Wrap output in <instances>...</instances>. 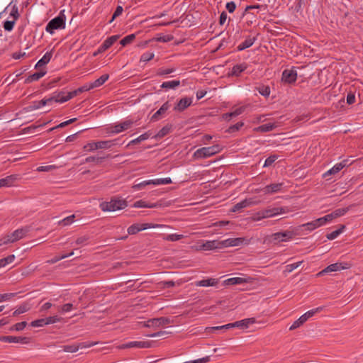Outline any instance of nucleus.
Masks as SVG:
<instances>
[{
	"instance_id": "35",
	"label": "nucleus",
	"mask_w": 363,
	"mask_h": 363,
	"mask_svg": "<svg viewBox=\"0 0 363 363\" xmlns=\"http://www.w3.org/2000/svg\"><path fill=\"white\" fill-rule=\"evenodd\" d=\"M252 201L250 200L245 199L240 202L236 203L232 208V211L236 212L240 211L241 209L250 206Z\"/></svg>"
},
{
	"instance_id": "36",
	"label": "nucleus",
	"mask_w": 363,
	"mask_h": 363,
	"mask_svg": "<svg viewBox=\"0 0 363 363\" xmlns=\"http://www.w3.org/2000/svg\"><path fill=\"white\" fill-rule=\"evenodd\" d=\"M108 74H106L101 75L99 78L91 82L92 88L94 89L103 85L108 80Z\"/></svg>"
},
{
	"instance_id": "57",
	"label": "nucleus",
	"mask_w": 363,
	"mask_h": 363,
	"mask_svg": "<svg viewBox=\"0 0 363 363\" xmlns=\"http://www.w3.org/2000/svg\"><path fill=\"white\" fill-rule=\"evenodd\" d=\"M15 259V255H11L8 257L1 259V267L6 266L9 264L12 263Z\"/></svg>"
},
{
	"instance_id": "28",
	"label": "nucleus",
	"mask_w": 363,
	"mask_h": 363,
	"mask_svg": "<svg viewBox=\"0 0 363 363\" xmlns=\"http://www.w3.org/2000/svg\"><path fill=\"white\" fill-rule=\"evenodd\" d=\"M255 40H256L255 37L252 38L250 36H248L242 43H240L238 46V50L239 51H241V50H243L246 48L251 47L254 44Z\"/></svg>"
},
{
	"instance_id": "27",
	"label": "nucleus",
	"mask_w": 363,
	"mask_h": 363,
	"mask_svg": "<svg viewBox=\"0 0 363 363\" xmlns=\"http://www.w3.org/2000/svg\"><path fill=\"white\" fill-rule=\"evenodd\" d=\"M63 91H60L59 93H55L54 95L50 98L48 99H43V101L46 102L47 104H50L53 101L57 103H64L65 101H62L60 100H62L63 99Z\"/></svg>"
},
{
	"instance_id": "43",
	"label": "nucleus",
	"mask_w": 363,
	"mask_h": 363,
	"mask_svg": "<svg viewBox=\"0 0 363 363\" xmlns=\"http://www.w3.org/2000/svg\"><path fill=\"white\" fill-rule=\"evenodd\" d=\"M151 183L153 185L169 184L172 183V179L169 177L163 178V179H152Z\"/></svg>"
},
{
	"instance_id": "7",
	"label": "nucleus",
	"mask_w": 363,
	"mask_h": 363,
	"mask_svg": "<svg viewBox=\"0 0 363 363\" xmlns=\"http://www.w3.org/2000/svg\"><path fill=\"white\" fill-rule=\"evenodd\" d=\"M29 228L27 227L17 229L12 233L7 235L6 236H4L3 238H1V245L18 241L26 237Z\"/></svg>"
},
{
	"instance_id": "13",
	"label": "nucleus",
	"mask_w": 363,
	"mask_h": 363,
	"mask_svg": "<svg viewBox=\"0 0 363 363\" xmlns=\"http://www.w3.org/2000/svg\"><path fill=\"white\" fill-rule=\"evenodd\" d=\"M286 212V207L269 208L259 211V215L262 218H267L274 217L279 214L285 213Z\"/></svg>"
},
{
	"instance_id": "62",
	"label": "nucleus",
	"mask_w": 363,
	"mask_h": 363,
	"mask_svg": "<svg viewBox=\"0 0 363 363\" xmlns=\"http://www.w3.org/2000/svg\"><path fill=\"white\" fill-rule=\"evenodd\" d=\"M29 309V307L28 306V305H22L21 306H19L14 312H13V315H20L21 313H23L26 311H28Z\"/></svg>"
},
{
	"instance_id": "44",
	"label": "nucleus",
	"mask_w": 363,
	"mask_h": 363,
	"mask_svg": "<svg viewBox=\"0 0 363 363\" xmlns=\"http://www.w3.org/2000/svg\"><path fill=\"white\" fill-rule=\"evenodd\" d=\"M135 38V34H130L124 37L120 42L121 45L125 46L130 44Z\"/></svg>"
},
{
	"instance_id": "23",
	"label": "nucleus",
	"mask_w": 363,
	"mask_h": 363,
	"mask_svg": "<svg viewBox=\"0 0 363 363\" xmlns=\"http://www.w3.org/2000/svg\"><path fill=\"white\" fill-rule=\"evenodd\" d=\"M220 241L218 240H207L202 244L201 249L203 250H211L214 249H221Z\"/></svg>"
},
{
	"instance_id": "17",
	"label": "nucleus",
	"mask_w": 363,
	"mask_h": 363,
	"mask_svg": "<svg viewBox=\"0 0 363 363\" xmlns=\"http://www.w3.org/2000/svg\"><path fill=\"white\" fill-rule=\"evenodd\" d=\"M350 267V264L347 263H342V262H337L334 264H331L328 265L327 267H325L323 270L320 272L318 275H323L326 273L333 272H337L340 271L342 269H348Z\"/></svg>"
},
{
	"instance_id": "42",
	"label": "nucleus",
	"mask_w": 363,
	"mask_h": 363,
	"mask_svg": "<svg viewBox=\"0 0 363 363\" xmlns=\"http://www.w3.org/2000/svg\"><path fill=\"white\" fill-rule=\"evenodd\" d=\"M80 93H82V92L79 91V88L72 91L68 92L66 95H65V93L64 92L63 99L61 101L66 102V101H69V99H72L73 97L77 96Z\"/></svg>"
},
{
	"instance_id": "8",
	"label": "nucleus",
	"mask_w": 363,
	"mask_h": 363,
	"mask_svg": "<svg viewBox=\"0 0 363 363\" xmlns=\"http://www.w3.org/2000/svg\"><path fill=\"white\" fill-rule=\"evenodd\" d=\"M323 309V307L320 306L307 311L293 323V324L290 326L289 330H292L299 328L303 325L310 318L313 317L317 313L322 311Z\"/></svg>"
},
{
	"instance_id": "45",
	"label": "nucleus",
	"mask_w": 363,
	"mask_h": 363,
	"mask_svg": "<svg viewBox=\"0 0 363 363\" xmlns=\"http://www.w3.org/2000/svg\"><path fill=\"white\" fill-rule=\"evenodd\" d=\"M257 90L261 95L265 97L269 96L270 94V88L268 86H259V87H257Z\"/></svg>"
},
{
	"instance_id": "9",
	"label": "nucleus",
	"mask_w": 363,
	"mask_h": 363,
	"mask_svg": "<svg viewBox=\"0 0 363 363\" xmlns=\"http://www.w3.org/2000/svg\"><path fill=\"white\" fill-rule=\"evenodd\" d=\"M116 140H104V141H97V142H91L86 144L83 149L85 151L92 152L98 149H109L112 146L115 145Z\"/></svg>"
},
{
	"instance_id": "29",
	"label": "nucleus",
	"mask_w": 363,
	"mask_h": 363,
	"mask_svg": "<svg viewBox=\"0 0 363 363\" xmlns=\"http://www.w3.org/2000/svg\"><path fill=\"white\" fill-rule=\"evenodd\" d=\"M277 127L276 123H267L254 128V131L267 133L273 130Z\"/></svg>"
},
{
	"instance_id": "56",
	"label": "nucleus",
	"mask_w": 363,
	"mask_h": 363,
	"mask_svg": "<svg viewBox=\"0 0 363 363\" xmlns=\"http://www.w3.org/2000/svg\"><path fill=\"white\" fill-rule=\"evenodd\" d=\"M150 184H152L151 180L143 181L138 184H134L133 186V189L135 190H140V189H143L147 185H150Z\"/></svg>"
},
{
	"instance_id": "12",
	"label": "nucleus",
	"mask_w": 363,
	"mask_h": 363,
	"mask_svg": "<svg viewBox=\"0 0 363 363\" xmlns=\"http://www.w3.org/2000/svg\"><path fill=\"white\" fill-rule=\"evenodd\" d=\"M162 225L152 223H135L128 228L129 235H135L137 233L148 228H156L162 227Z\"/></svg>"
},
{
	"instance_id": "39",
	"label": "nucleus",
	"mask_w": 363,
	"mask_h": 363,
	"mask_svg": "<svg viewBox=\"0 0 363 363\" xmlns=\"http://www.w3.org/2000/svg\"><path fill=\"white\" fill-rule=\"evenodd\" d=\"M45 105H46V102L43 101L42 99L40 101H35L32 102V104L30 106H28L26 108V109L29 111H34V110L38 109L40 107L45 106Z\"/></svg>"
},
{
	"instance_id": "52",
	"label": "nucleus",
	"mask_w": 363,
	"mask_h": 363,
	"mask_svg": "<svg viewBox=\"0 0 363 363\" xmlns=\"http://www.w3.org/2000/svg\"><path fill=\"white\" fill-rule=\"evenodd\" d=\"M77 121V118H71L67 121H65V122H62L61 123H60L59 125H57V126L55 127H53L52 128H50L48 131L49 132H51L57 128H64L65 127L66 125H69V124H71L74 122H75Z\"/></svg>"
},
{
	"instance_id": "40",
	"label": "nucleus",
	"mask_w": 363,
	"mask_h": 363,
	"mask_svg": "<svg viewBox=\"0 0 363 363\" xmlns=\"http://www.w3.org/2000/svg\"><path fill=\"white\" fill-rule=\"evenodd\" d=\"M150 136V134L149 133H145L144 134H142L141 135H140L139 137H138L137 138L134 139V140H132L128 144V146H130L132 145H136L143 140H147V138H149V137Z\"/></svg>"
},
{
	"instance_id": "47",
	"label": "nucleus",
	"mask_w": 363,
	"mask_h": 363,
	"mask_svg": "<svg viewBox=\"0 0 363 363\" xmlns=\"http://www.w3.org/2000/svg\"><path fill=\"white\" fill-rule=\"evenodd\" d=\"M109 157V155H107L106 157ZM106 157H94V156H89V157H87L85 160H84V162L86 163H89V162H96V163H100L102 162V160L104 159H105Z\"/></svg>"
},
{
	"instance_id": "60",
	"label": "nucleus",
	"mask_w": 363,
	"mask_h": 363,
	"mask_svg": "<svg viewBox=\"0 0 363 363\" xmlns=\"http://www.w3.org/2000/svg\"><path fill=\"white\" fill-rule=\"evenodd\" d=\"M174 71H175L174 68H168V69L160 68L157 70V74L159 76H163V75H167V74H171V73L174 72Z\"/></svg>"
},
{
	"instance_id": "26",
	"label": "nucleus",
	"mask_w": 363,
	"mask_h": 363,
	"mask_svg": "<svg viewBox=\"0 0 363 363\" xmlns=\"http://www.w3.org/2000/svg\"><path fill=\"white\" fill-rule=\"evenodd\" d=\"M170 105L168 101L162 104V106L157 110L152 116V121H157L160 116L164 114L166 111L169 108Z\"/></svg>"
},
{
	"instance_id": "51",
	"label": "nucleus",
	"mask_w": 363,
	"mask_h": 363,
	"mask_svg": "<svg viewBox=\"0 0 363 363\" xmlns=\"http://www.w3.org/2000/svg\"><path fill=\"white\" fill-rule=\"evenodd\" d=\"M184 238V236L183 235L170 234V235H167L164 238V240H166L167 241L174 242V241L179 240H181V239Z\"/></svg>"
},
{
	"instance_id": "55",
	"label": "nucleus",
	"mask_w": 363,
	"mask_h": 363,
	"mask_svg": "<svg viewBox=\"0 0 363 363\" xmlns=\"http://www.w3.org/2000/svg\"><path fill=\"white\" fill-rule=\"evenodd\" d=\"M89 239V238L87 235H84V236L79 237L75 240V244L77 245H80V246L85 245L87 244Z\"/></svg>"
},
{
	"instance_id": "33",
	"label": "nucleus",
	"mask_w": 363,
	"mask_h": 363,
	"mask_svg": "<svg viewBox=\"0 0 363 363\" xmlns=\"http://www.w3.org/2000/svg\"><path fill=\"white\" fill-rule=\"evenodd\" d=\"M46 74L45 71H40L38 72H35L30 76H28L26 79L25 82L26 83H30L35 81L39 80L41 77H43Z\"/></svg>"
},
{
	"instance_id": "63",
	"label": "nucleus",
	"mask_w": 363,
	"mask_h": 363,
	"mask_svg": "<svg viewBox=\"0 0 363 363\" xmlns=\"http://www.w3.org/2000/svg\"><path fill=\"white\" fill-rule=\"evenodd\" d=\"M170 129V127L164 126L157 133L156 136L158 138H163L169 133Z\"/></svg>"
},
{
	"instance_id": "54",
	"label": "nucleus",
	"mask_w": 363,
	"mask_h": 363,
	"mask_svg": "<svg viewBox=\"0 0 363 363\" xmlns=\"http://www.w3.org/2000/svg\"><path fill=\"white\" fill-rule=\"evenodd\" d=\"M300 228H304L306 230H313L315 228H317L318 227L316 226V223L315 222V220L311 221V222H309V223H305V224H303L299 226Z\"/></svg>"
},
{
	"instance_id": "58",
	"label": "nucleus",
	"mask_w": 363,
	"mask_h": 363,
	"mask_svg": "<svg viewBox=\"0 0 363 363\" xmlns=\"http://www.w3.org/2000/svg\"><path fill=\"white\" fill-rule=\"evenodd\" d=\"M174 39V36L172 35H160L156 38L157 42L167 43L170 42Z\"/></svg>"
},
{
	"instance_id": "6",
	"label": "nucleus",
	"mask_w": 363,
	"mask_h": 363,
	"mask_svg": "<svg viewBox=\"0 0 363 363\" xmlns=\"http://www.w3.org/2000/svg\"><path fill=\"white\" fill-rule=\"evenodd\" d=\"M65 21V16L60 13L59 16L49 21L46 26L45 30L48 33L52 34L55 30L64 29L66 25Z\"/></svg>"
},
{
	"instance_id": "37",
	"label": "nucleus",
	"mask_w": 363,
	"mask_h": 363,
	"mask_svg": "<svg viewBox=\"0 0 363 363\" xmlns=\"http://www.w3.org/2000/svg\"><path fill=\"white\" fill-rule=\"evenodd\" d=\"M179 85H180L179 80L167 81V82H164L162 84L161 88L165 89H174L176 87L179 86Z\"/></svg>"
},
{
	"instance_id": "50",
	"label": "nucleus",
	"mask_w": 363,
	"mask_h": 363,
	"mask_svg": "<svg viewBox=\"0 0 363 363\" xmlns=\"http://www.w3.org/2000/svg\"><path fill=\"white\" fill-rule=\"evenodd\" d=\"M171 333L169 331H167V330H160L156 333H152V334H149L147 335V336L149 337H157V336H160V337H162L163 339H166V338H168L169 337L167 336L168 334Z\"/></svg>"
},
{
	"instance_id": "41",
	"label": "nucleus",
	"mask_w": 363,
	"mask_h": 363,
	"mask_svg": "<svg viewBox=\"0 0 363 363\" xmlns=\"http://www.w3.org/2000/svg\"><path fill=\"white\" fill-rule=\"evenodd\" d=\"M144 325L148 328H154L160 327L158 318L149 319L148 320L144 322Z\"/></svg>"
},
{
	"instance_id": "64",
	"label": "nucleus",
	"mask_w": 363,
	"mask_h": 363,
	"mask_svg": "<svg viewBox=\"0 0 363 363\" xmlns=\"http://www.w3.org/2000/svg\"><path fill=\"white\" fill-rule=\"evenodd\" d=\"M211 357V354H208L204 357L196 359V360L189 361V362L190 363H207L210 361Z\"/></svg>"
},
{
	"instance_id": "61",
	"label": "nucleus",
	"mask_w": 363,
	"mask_h": 363,
	"mask_svg": "<svg viewBox=\"0 0 363 363\" xmlns=\"http://www.w3.org/2000/svg\"><path fill=\"white\" fill-rule=\"evenodd\" d=\"M277 159V155H271V156H269V157H267L265 160L263 167H269V166L272 165V164L276 161Z\"/></svg>"
},
{
	"instance_id": "14",
	"label": "nucleus",
	"mask_w": 363,
	"mask_h": 363,
	"mask_svg": "<svg viewBox=\"0 0 363 363\" xmlns=\"http://www.w3.org/2000/svg\"><path fill=\"white\" fill-rule=\"evenodd\" d=\"M134 122L132 120H125V121L112 125L108 128V133L112 134H118L125 131L132 127Z\"/></svg>"
},
{
	"instance_id": "48",
	"label": "nucleus",
	"mask_w": 363,
	"mask_h": 363,
	"mask_svg": "<svg viewBox=\"0 0 363 363\" xmlns=\"http://www.w3.org/2000/svg\"><path fill=\"white\" fill-rule=\"evenodd\" d=\"M244 125V123L242 121L238 122L236 124L233 125L228 128L227 132L229 133H233L239 130Z\"/></svg>"
},
{
	"instance_id": "46",
	"label": "nucleus",
	"mask_w": 363,
	"mask_h": 363,
	"mask_svg": "<svg viewBox=\"0 0 363 363\" xmlns=\"http://www.w3.org/2000/svg\"><path fill=\"white\" fill-rule=\"evenodd\" d=\"M74 218H75L74 215L67 216V217L65 218L64 219L60 220L58 223H59V225H61L63 226L70 225L71 223H72L74 222Z\"/></svg>"
},
{
	"instance_id": "22",
	"label": "nucleus",
	"mask_w": 363,
	"mask_h": 363,
	"mask_svg": "<svg viewBox=\"0 0 363 363\" xmlns=\"http://www.w3.org/2000/svg\"><path fill=\"white\" fill-rule=\"evenodd\" d=\"M347 165V160H343L342 162L336 164L334 165L333 167H332L330 169L327 171L325 173L323 174V177H327L332 174H335L338 173L341 169H342L345 166Z\"/></svg>"
},
{
	"instance_id": "21",
	"label": "nucleus",
	"mask_w": 363,
	"mask_h": 363,
	"mask_svg": "<svg viewBox=\"0 0 363 363\" xmlns=\"http://www.w3.org/2000/svg\"><path fill=\"white\" fill-rule=\"evenodd\" d=\"M192 104V99L191 98H182L181 99L177 105L174 106V109L177 111H183L186 108L191 106Z\"/></svg>"
},
{
	"instance_id": "24",
	"label": "nucleus",
	"mask_w": 363,
	"mask_h": 363,
	"mask_svg": "<svg viewBox=\"0 0 363 363\" xmlns=\"http://www.w3.org/2000/svg\"><path fill=\"white\" fill-rule=\"evenodd\" d=\"M206 345L213 347V353H216L217 356L225 355L228 352V348L223 344L215 345L208 343Z\"/></svg>"
},
{
	"instance_id": "53",
	"label": "nucleus",
	"mask_w": 363,
	"mask_h": 363,
	"mask_svg": "<svg viewBox=\"0 0 363 363\" xmlns=\"http://www.w3.org/2000/svg\"><path fill=\"white\" fill-rule=\"evenodd\" d=\"M348 211H349V207H346V208H337L332 213L333 214L334 218H336L337 217L345 215Z\"/></svg>"
},
{
	"instance_id": "11",
	"label": "nucleus",
	"mask_w": 363,
	"mask_h": 363,
	"mask_svg": "<svg viewBox=\"0 0 363 363\" xmlns=\"http://www.w3.org/2000/svg\"><path fill=\"white\" fill-rule=\"evenodd\" d=\"M294 233L291 231L278 232L273 233L269 238V242L277 244L279 242H286L291 239Z\"/></svg>"
},
{
	"instance_id": "4",
	"label": "nucleus",
	"mask_w": 363,
	"mask_h": 363,
	"mask_svg": "<svg viewBox=\"0 0 363 363\" xmlns=\"http://www.w3.org/2000/svg\"><path fill=\"white\" fill-rule=\"evenodd\" d=\"M126 206V201L119 199H112L110 201L102 202L100 204V208L103 211H116L123 209Z\"/></svg>"
},
{
	"instance_id": "19",
	"label": "nucleus",
	"mask_w": 363,
	"mask_h": 363,
	"mask_svg": "<svg viewBox=\"0 0 363 363\" xmlns=\"http://www.w3.org/2000/svg\"><path fill=\"white\" fill-rule=\"evenodd\" d=\"M119 38V35H112L107 39H106L104 43L99 46L97 52H103L108 49L113 44L117 41Z\"/></svg>"
},
{
	"instance_id": "16",
	"label": "nucleus",
	"mask_w": 363,
	"mask_h": 363,
	"mask_svg": "<svg viewBox=\"0 0 363 363\" xmlns=\"http://www.w3.org/2000/svg\"><path fill=\"white\" fill-rule=\"evenodd\" d=\"M250 240H246L245 238H228L220 241L221 249L227 247L240 246L243 244L247 245Z\"/></svg>"
},
{
	"instance_id": "10",
	"label": "nucleus",
	"mask_w": 363,
	"mask_h": 363,
	"mask_svg": "<svg viewBox=\"0 0 363 363\" xmlns=\"http://www.w3.org/2000/svg\"><path fill=\"white\" fill-rule=\"evenodd\" d=\"M98 342H91L89 344H86L84 342H81V343H77L75 342H69L68 344L63 345L62 347V351H64L65 352L74 353V352H77L79 350H84V349L96 345Z\"/></svg>"
},
{
	"instance_id": "5",
	"label": "nucleus",
	"mask_w": 363,
	"mask_h": 363,
	"mask_svg": "<svg viewBox=\"0 0 363 363\" xmlns=\"http://www.w3.org/2000/svg\"><path fill=\"white\" fill-rule=\"evenodd\" d=\"M155 342H128L127 343L118 344L115 348L118 350H130V349H147L157 347Z\"/></svg>"
},
{
	"instance_id": "20",
	"label": "nucleus",
	"mask_w": 363,
	"mask_h": 363,
	"mask_svg": "<svg viewBox=\"0 0 363 363\" xmlns=\"http://www.w3.org/2000/svg\"><path fill=\"white\" fill-rule=\"evenodd\" d=\"M283 183H274L269 185H267L262 189V191L265 194H272L280 191L282 189Z\"/></svg>"
},
{
	"instance_id": "32",
	"label": "nucleus",
	"mask_w": 363,
	"mask_h": 363,
	"mask_svg": "<svg viewBox=\"0 0 363 363\" xmlns=\"http://www.w3.org/2000/svg\"><path fill=\"white\" fill-rule=\"evenodd\" d=\"M17 179V175L7 176L6 178L1 179V187L3 186H11Z\"/></svg>"
},
{
	"instance_id": "25",
	"label": "nucleus",
	"mask_w": 363,
	"mask_h": 363,
	"mask_svg": "<svg viewBox=\"0 0 363 363\" xmlns=\"http://www.w3.org/2000/svg\"><path fill=\"white\" fill-rule=\"evenodd\" d=\"M218 283V279L214 278H208L207 279H203L196 282V286H214Z\"/></svg>"
},
{
	"instance_id": "1",
	"label": "nucleus",
	"mask_w": 363,
	"mask_h": 363,
	"mask_svg": "<svg viewBox=\"0 0 363 363\" xmlns=\"http://www.w3.org/2000/svg\"><path fill=\"white\" fill-rule=\"evenodd\" d=\"M255 323V319L254 318H246L239 321H235L233 323L226 324L222 326H216V327H208L206 328V333H215L216 331L221 330L224 328H230L234 327L241 328L242 329L248 328L250 325H252Z\"/></svg>"
},
{
	"instance_id": "30",
	"label": "nucleus",
	"mask_w": 363,
	"mask_h": 363,
	"mask_svg": "<svg viewBox=\"0 0 363 363\" xmlns=\"http://www.w3.org/2000/svg\"><path fill=\"white\" fill-rule=\"evenodd\" d=\"M247 67V65L245 63L235 65L232 68L231 75L238 77L244 72Z\"/></svg>"
},
{
	"instance_id": "38",
	"label": "nucleus",
	"mask_w": 363,
	"mask_h": 363,
	"mask_svg": "<svg viewBox=\"0 0 363 363\" xmlns=\"http://www.w3.org/2000/svg\"><path fill=\"white\" fill-rule=\"evenodd\" d=\"M345 228V226L342 225L338 229L331 232L330 233L327 234L326 238L330 240H333L335 239L339 235H340L343 232Z\"/></svg>"
},
{
	"instance_id": "31",
	"label": "nucleus",
	"mask_w": 363,
	"mask_h": 363,
	"mask_svg": "<svg viewBox=\"0 0 363 363\" xmlns=\"http://www.w3.org/2000/svg\"><path fill=\"white\" fill-rule=\"evenodd\" d=\"M52 56V52H47L43 55V57L40 60H38V62L36 63L35 68L38 69L43 65H45L46 64H48L50 61Z\"/></svg>"
},
{
	"instance_id": "15",
	"label": "nucleus",
	"mask_w": 363,
	"mask_h": 363,
	"mask_svg": "<svg viewBox=\"0 0 363 363\" xmlns=\"http://www.w3.org/2000/svg\"><path fill=\"white\" fill-rule=\"evenodd\" d=\"M61 318L57 315L47 317L33 320L30 323V326L33 328L43 327L46 325L52 324L60 321Z\"/></svg>"
},
{
	"instance_id": "34",
	"label": "nucleus",
	"mask_w": 363,
	"mask_h": 363,
	"mask_svg": "<svg viewBox=\"0 0 363 363\" xmlns=\"http://www.w3.org/2000/svg\"><path fill=\"white\" fill-rule=\"evenodd\" d=\"M246 280L242 277H232L229 278L223 281L225 285H236L245 283Z\"/></svg>"
},
{
	"instance_id": "3",
	"label": "nucleus",
	"mask_w": 363,
	"mask_h": 363,
	"mask_svg": "<svg viewBox=\"0 0 363 363\" xmlns=\"http://www.w3.org/2000/svg\"><path fill=\"white\" fill-rule=\"evenodd\" d=\"M221 150L222 147L219 145L204 147L195 151L193 155V157L196 160L205 159L220 152Z\"/></svg>"
},
{
	"instance_id": "2",
	"label": "nucleus",
	"mask_w": 363,
	"mask_h": 363,
	"mask_svg": "<svg viewBox=\"0 0 363 363\" xmlns=\"http://www.w3.org/2000/svg\"><path fill=\"white\" fill-rule=\"evenodd\" d=\"M9 11V18H12V20H6L4 22V28L6 31H11L14 27L16 21L20 17L18 13V6L16 4L12 5L9 4L8 6L4 10V13H7Z\"/></svg>"
},
{
	"instance_id": "18",
	"label": "nucleus",
	"mask_w": 363,
	"mask_h": 363,
	"mask_svg": "<svg viewBox=\"0 0 363 363\" xmlns=\"http://www.w3.org/2000/svg\"><path fill=\"white\" fill-rule=\"evenodd\" d=\"M297 72L294 69H285L282 72L281 80L286 84H292L296 81Z\"/></svg>"
},
{
	"instance_id": "59",
	"label": "nucleus",
	"mask_w": 363,
	"mask_h": 363,
	"mask_svg": "<svg viewBox=\"0 0 363 363\" xmlns=\"http://www.w3.org/2000/svg\"><path fill=\"white\" fill-rule=\"evenodd\" d=\"M154 56H155V55L153 52H145L140 57V62H148V61L151 60L152 59H153Z\"/></svg>"
},
{
	"instance_id": "49",
	"label": "nucleus",
	"mask_w": 363,
	"mask_h": 363,
	"mask_svg": "<svg viewBox=\"0 0 363 363\" xmlns=\"http://www.w3.org/2000/svg\"><path fill=\"white\" fill-rule=\"evenodd\" d=\"M72 255H74L73 252H70L69 254H67V255H62L61 256H56V257L52 258L51 259L48 260L47 262L49 263V264H55L57 262H58V261H60L61 259H65V258H67L69 256H71Z\"/></svg>"
}]
</instances>
